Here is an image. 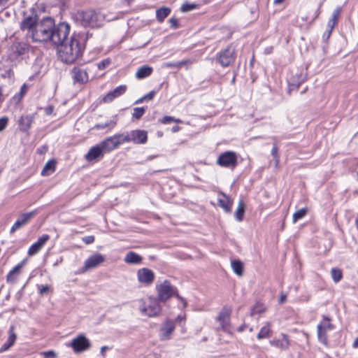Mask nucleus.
Returning a JSON list of instances; mask_svg holds the SVG:
<instances>
[{"mask_svg": "<svg viewBox=\"0 0 358 358\" xmlns=\"http://www.w3.org/2000/svg\"><path fill=\"white\" fill-rule=\"evenodd\" d=\"M37 24L36 18L34 17H27L21 22V29L23 30H28L31 35L33 34V29L34 26Z\"/></svg>", "mask_w": 358, "mask_h": 358, "instance_id": "nucleus-27", "label": "nucleus"}, {"mask_svg": "<svg viewBox=\"0 0 358 358\" xmlns=\"http://www.w3.org/2000/svg\"><path fill=\"white\" fill-rule=\"evenodd\" d=\"M237 155L232 151H227L221 154L217 158V163L220 166L234 169L237 165Z\"/></svg>", "mask_w": 358, "mask_h": 358, "instance_id": "nucleus-10", "label": "nucleus"}, {"mask_svg": "<svg viewBox=\"0 0 358 358\" xmlns=\"http://www.w3.org/2000/svg\"><path fill=\"white\" fill-rule=\"evenodd\" d=\"M271 345L279 348L282 350H286L289 346V340L288 336L285 334H281L278 338L270 341Z\"/></svg>", "mask_w": 358, "mask_h": 358, "instance_id": "nucleus-22", "label": "nucleus"}, {"mask_svg": "<svg viewBox=\"0 0 358 358\" xmlns=\"http://www.w3.org/2000/svg\"><path fill=\"white\" fill-rule=\"evenodd\" d=\"M38 293L41 295H45L52 291V288L48 285H38Z\"/></svg>", "mask_w": 358, "mask_h": 358, "instance_id": "nucleus-40", "label": "nucleus"}, {"mask_svg": "<svg viewBox=\"0 0 358 358\" xmlns=\"http://www.w3.org/2000/svg\"><path fill=\"white\" fill-rule=\"evenodd\" d=\"M331 275L335 282H338L343 278V273L341 269L333 268L331 270Z\"/></svg>", "mask_w": 358, "mask_h": 358, "instance_id": "nucleus-37", "label": "nucleus"}, {"mask_svg": "<svg viewBox=\"0 0 358 358\" xmlns=\"http://www.w3.org/2000/svg\"><path fill=\"white\" fill-rule=\"evenodd\" d=\"M158 299L166 301L174 294V288L168 280H164L157 286Z\"/></svg>", "mask_w": 358, "mask_h": 358, "instance_id": "nucleus-13", "label": "nucleus"}, {"mask_svg": "<svg viewBox=\"0 0 358 358\" xmlns=\"http://www.w3.org/2000/svg\"><path fill=\"white\" fill-rule=\"evenodd\" d=\"M265 308L262 304L257 303L251 310V315L260 314L264 312Z\"/></svg>", "mask_w": 358, "mask_h": 358, "instance_id": "nucleus-42", "label": "nucleus"}, {"mask_svg": "<svg viewBox=\"0 0 358 358\" xmlns=\"http://www.w3.org/2000/svg\"><path fill=\"white\" fill-rule=\"evenodd\" d=\"M285 0H274V3L275 4H280L281 3H282Z\"/></svg>", "mask_w": 358, "mask_h": 358, "instance_id": "nucleus-63", "label": "nucleus"}, {"mask_svg": "<svg viewBox=\"0 0 358 358\" xmlns=\"http://www.w3.org/2000/svg\"><path fill=\"white\" fill-rule=\"evenodd\" d=\"M143 101H145V99H143V96H142L141 98H140V99H138V100H136V101H135V103H136V104H138V103H142Z\"/></svg>", "mask_w": 358, "mask_h": 358, "instance_id": "nucleus-60", "label": "nucleus"}, {"mask_svg": "<svg viewBox=\"0 0 358 358\" xmlns=\"http://www.w3.org/2000/svg\"><path fill=\"white\" fill-rule=\"evenodd\" d=\"M342 12V8L338 6L337 7L332 13L331 18L329 20L327 27L328 29H334L336 25L337 24L339 16Z\"/></svg>", "mask_w": 358, "mask_h": 358, "instance_id": "nucleus-31", "label": "nucleus"}, {"mask_svg": "<svg viewBox=\"0 0 358 358\" xmlns=\"http://www.w3.org/2000/svg\"><path fill=\"white\" fill-rule=\"evenodd\" d=\"M145 113V108L143 107L134 108L132 116L135 119H140Z\"/></svg>", "mask_w": 358, "mask_h": 358, "instance_id": "nucleus-41", "label": "nucleus"}, {"mask_svg": "<svg viewBox=\"0 0 358 358\" xmlns=\"http://www.w3.org/2000/svg\"><path fill=\"white\" fill-rule=\"evenodd\" d=\"M9 0H0V6H4Z\"/></svg>", "mask_w": 358, "mask_h": 358, "instance_id": "nucleus-59", "label": "nucleus"}, {"mask_svg": "<svg viewBox=\"0 0 358 358\" xmlns=\"http://www.w3.org/2000/svg\"><path fill=\"white\" fill-rule=\"evenodd\" d=\"M62 261V259L60 258L59 260H57L54 266H57Z\"/></svg>", "mask_w": 358, "mask_h": 358, "instance_id": "nucleus-64", "label": "nucleus"}, {"mask_svg": "<svg viewBox=\"0 0 358 358\" xmlns=\"http://www.w3.org/2000/svg\"><path fill=\"white\" fill-rule=\"evenodd\" d=\"M54 29V20L50 17L43 19L34 26L31 38L36 42H45L51 40Z\"/></svg>", "mask_w": 358, "mask_h": 358, "instance_id": "nucleus-2", "label": "nucleus"}, {"mask_svg": "<svg viewBox=\"0 0 358 358\" xmlns=\"http://www.w3.org/2000/svg\"><path fill=\"white\" fill-rule=\"evenodd\" d=\"M175 322L167 320L164 322L159 329V336L161 341H168L171 339L175 329Z\"/></svg>", "mask_w": 358, "mask_h": 358, "instance_id": "nucleus-15", "label": "nucleus"}, {"mask_svg": "<svg viewBox=\"0 0 358 358\" xmlns=\"http://www.w3.org/2000/svg\"><path fill=\"white\" fill-rule=\"evenodd\" d=\"M70 32V25L66 22H61L57 26L54 24L51 41L55 45L62 46L67 41V37Z\"/></svg>", "mask_w": 358, "mask_h": 358, "instance_id": "nucleus-5", "label": "nucleus"}, {"mask_svg": "<svg viewBox=\"0 0 358 358\" xmlns=\"http://www.w3.org/2000/svg\"><path fill=\"white\" fill-rule=\"evenodd\" d=\"M85 37L83 34H73L69 41L59 50V57L66 64L73 63L80 57L85 49Z\"/></svg>", "mask_w": 358, "mask_h": 358, "instance_id": "nucleus-1", "label": "nucleus"}, {"mask_svg": "<svg viewBox=\"0 0 358 358\" xmlns=\"http://www.w3.org/2000/svg\"><path fill=\"white\" fill-rule=\"evenodd\" d=\"M127 89V86L126 85H121L115 88L113 91L108 92L103 98V101L105 103H110L115 99L120 96L124 94Z\"/></svg>", "mask_w": 358, "mask_h": 358, "instance_id": "nucleus-21", "label": "nucleus"}, {"mask_svg": "<svg viewBox=\"0 0 358 358\" xmlns=\"http://www.w3.org/2000/svg\"><path fill=\"white\" fill-rule=\"evenodd\" d=\"M155 94H156V92L152 90V91L150 92L149 93H148L147 94H145V96H143V99H145V100H151L153 99Z\"/></svg>", "mask_w": 358, "mask_h": 358, "instance_id": "nucleus-51", "label": "nucleus"}, {"mask_svg": "<svg viewBox=\"0 0 358 358\" xmlns=\"http://www.w3.org/2000/svg\"><path fill=\"white\" fill-rule=\"evenodd\" d=\"M218 204L225 212L231 213L232 201L224 194H221L218 198Z\"/></svg>", "mask_w": 358, "mask_h": 358, "instance_id": "nucleus-25", "label": "nucleus"}, {"mask_svg": "<svg viewBox=\"0 0 358 358\" xmlns=\"http://www.w3.org/2000/svg\"><path fill=\"white\" fill-rule=\"evenodd\" d=\"M110 63L111 60L109 58H107L99 62L97 64V67L100 70H104L110 64Z\"/></svg>", "mask_w": 358, "mask_h": 358, "instance_id": "nucleus-43", "label": "nucleus"}, {"mask_svg": "<svg viewBox=\"0 0 358 358\" xmlns=\"http://www.w3.org/2000/svg\"><path fill=\"white\" fill-rule=\"evenodd\" d=\"M71 75L74 83L84 84L88 81V75L87 72L78 67H74L72 69Z\"/></svg>", "mask_w": 358, "mask_h": 358, "instance_id": "nucleus-23", "label": "nucleus"}, {"mask_svg": "<svg viewBox=\"0 0 358 358\" xmlns=\"http://www.w3.org/2000/svg\"><path fill=\"white\" fill-rule=\"evenodd\" d=\"M333 29H328V28H327V31H326L324 32V34H323V36H322V37H323V39H324V40H327V39L330 37V36H331V33H332Z\"/></svg>", "mask_w": 358, "mask_h": 358, "instance_id": "nucleus-53", "label": "nucleus"}, {"mask_svg": "<svg viewBox=\"0 0 358 358\" xmlns=\"http://www.w3.org/2000/svg\"><path fill=\"white\" fill-rule=\"evenodd\" d=\"M36 210H32L20 215L12 226L10 232L13 234L15 231L25 226L36 215Z\"/></svg>", "mask_w": 358, "mask_h": 358, "instance_id": "nucleus-16", "label": "nucleus"}, {"mask_svg": "<svg viewBox=\"0 0 358 358\" xmlns=\"http://www.w3.org/2000/svg\"><path fill=\"white\" fill-rule=\"evenodd\" d=\"M129 143L145 144L148 141V132L142 129H134L128 132Z\"/></svg>", "mask_w": 358, "mask_h": 358, "instance_id": "nucleus-19", "label": "nucleus"}, {"mask_svg": "<svg viewBox=\"0 0 358 358\" xmlns=\"http://www.w3.org/2000/svg\"><path fill=\"white\" fill-rule=\"evenodd\" d=\"M152 73V68L151 66L147 65L141 66L138 69L136 77L138 79H143L150 76Z\"/></svg>", "mask_w": 358, "mask_h": 358, "instance_id": "nucleus-29", "label": "nucleus"}, {"mask_svg": "<svg viewBox=\"0 0 358 358\" xmlns=\"http://www.w3.org/2000/svg\"><path fill=\"white\" fill-rule=\"evenodd\" d=\"M117 124V122L115 120H110L107 121L105 123L97 124L95 125L94 128L97 129H102L105 128H108L109 130L113 129Z\"/></svg>", "mask_w": 358, "mask_h": 358, "instance_id": "nucleus-36", "label": "nucleus"}, {"mask_svg": "<svg viewBox=\"0 0 358 358\" xmlns=\"http://www.w3.org/2000/svg\"><path fill=\"white\" fill-rule=\"evenodd\" d=\"M137 279L139 283L148 286L154 281L155 273L149 268H143L137 271Z\"/></svg>", "mask_w": 358, "mask_h": 358, "instance_id": "nucleus-18", "label": "nucleus"}, {"mask_svg": "<svg viewBox=\"0 0 358 358\" xmlns=\"http://www.w3.org/2000/svg\"><path fill=\"white\" fill-rule=\"evenodd\" d=\"M126 143H129L128 132L117 134L103 140L104 146L107 150H110V152Z\"/></svg>", "mask_w": 358, "mask_h": 358, "instance_id": "nucleus-6", "label": "nucleus"}, {"mask_svg": "<svg viewBox=\"0 0 358 358\" xmlns=\"http://www.w3.org/2000/svg\"><path fill=\"white\" fill-rule=\"evenodd\" d=\"M49 238L50 236L48 234H43L41 237H39L37 241L29 247L28 250V255L29 256H33L37 254L45 245V244L49 240Z\"/></svg>", "mask_w": 358, "mask_h": 358, "instance_id": "nucleus-20", "label": "nucleus"}, {"mask_svg": "<svg viewBox=\"0 0 358 358\" xmlns=\"http://www.w3.org/2000/svg\"><path fill=\"white\" fill-rule=\"evenodd\" d=\"M335 328L334 325L331 323V319L328 317H323V320L318 324L317 327V337L320 342L327 345V334L329 331Z\"/></svg>", "mask_w": 358, "mask_h": 358, "instance_id": "nucleus-9", "label": "nucleus"}, {"mask_svg": "<svg viewBox=\"0 0 358 358\" xmlns=\"http://www.w3.org/2000/svg\"><path fill=\"white\" fill-rule=\"evenodd\" d=\"M352 346H353V348H358V338H357L354 341V342H353V343H352Z\"/></svg>", "mask_w": 358, "mask_h": 358, "instance_id": "nucleus-58", "label": "nucleus"}, {"mask_svg": "<svg viewBox=\"0 0 358 358\" xmlns=\"http://www.w3.org/2000/svg\"><path fill=\"white\" fill-rule=\"evenodd\" d=\"M191 64H192V62L190 60L186 59V60H182V61L176 62L175 65H176V68L180 69L184 65Z\"/></svg>", "mask_w": 358, "mask_h": 358, "instance_id": "nucleus-49", "label": "nucleus"}, {"mask_svg": "<svg viewBox=\"0 0 358 358\" xmlns=\"http://www.w3.org/2000/svg\"><path fill=\"white\" fill-rule=\"evenodd\" d=\"M271 322H266L260 329L259 333L257 334V338L259 340L267 338L271 336Z\"/></svg>", "mask_w": 358, "mask_h": 358, "instance_id": "nucleus-28", "label": "nucleus"}, {"mask_svg": "<svg viewBox=\"0 0 358 358\" xmlns=\"http://www.w3.org/2000/svg\"><path fill=\"white\" fill-rule=\"evenodd\" d=\"M231 265L233 271L236 275H238V276H241L243 275V265L241 261H239V260L231 261Z\"/></svg>", "mask_w": 358, "mask_h": 358, "instance_id": "nucleus-35", "label": "nucleus"}, {"mask_svg": "<svg viewBox=\"0 0 358 358\" xmlns=\"http://www.w3.org/2000/svg\"><path fill=\"white\" fill-rule=\"evenodd\" d=\"M56 162L54 159L49 160L44 166L42 171V176H49L55 171Z\"/></svg>", "mask_w": 358, "mask_h": 358, "instance_id": "nucleus-32", "label": "nucleus"}, {"mask_svg": "<svg viewBox=\"0 0 358 358\" xmlns=\"http://www.w3.org/2000/svg\"><path fill=\"white\" fill-rule=\"evenodd\" d=\"M287 294L282 292L280 295V298L278 299V303L280 304L284 303L287 300Z\"/></svg>", "mask_w": 358, "mask_h": 358, "instance_id": "nucleus-52", "label": "nucleus"}, {"mask_svg": "<svg viewBox=\"0 0 358 358\" xmlns=\"http://www.w3.org/2000/svg\"><path fill=\"white\" fill-rule=\"evenodd\" d=\"M272 48L270 47V48H267L266 50H265V52L268 54V53H271L272 52Z\"/></svg>", "mask_w": 358, "mask_h": 358, "instance_id": "nucleus-62", "label": "nucleus"}, {"mask_svg": "<svg viewBox=\"0 0 358 358\" xmlns=\"http://www.w3.org/2000/svg\"><path fill=\"white\" fill-rule=\"evenodd\" d=\"M179 127L178 126H175L172 128V131L173 132H177L178 130H179Z\"/></svg>", "mask_w": 358, "mask_h": 358, "instance_id": "nucleus-61", "label": "nucleus"}, {"mask_svg": "<svg viewBox=\"0 0 358 358\" xmlns=\"http://www.w3.org/2000/svg\"><path fill=\"white\" fill-rule=\"evenodd\" d=\"M17 336L14 332V327L12 326L9 329V336L6 343H5L0 348V352H5L13 346L16 341Z\"/></svg>", "mask_w": 358, "mask_h": 358, "instance_id": "nucleus-26", "label": "nucleus"}, {"mask_svg": "<svg viewBox=\"0 0 358 358\" xmlns=\"http://www.w3.org/2000/svg\"><path fill=\"white\" fill-rule=\"evenodd\" d=\"M41 355H42L44 357V358H56L57 357V355L53 350L42 352L41 353Z\"/></svg>", "mask_w": 358, "mask_h": 358, "instance_id": "nucleus-48", "label": "nucleus"}, {"mask_svg": "<svg viewBox=\"0 0 358 358\" xmlns=\"http://www.w3.org/2000/svg\"><path fill=\"white\" fill-rule=\"evenodd\" d=\"M185 320V317L182 315H178L176 319V322H179V323H182V322H184Z\"/></svg>", "mask_w": 358, "mask_h": 358, "instance_id": "nucleus-55", "label": "nucleus"}, {"mask_svg": "<svg viewBox=\"0 0 358 358\" xmlns=\"http://www.w3.org/2000/svg\"><path fill=\"white\" fill-rule=\"evenodd\" d=\"M278 148L277 145L275 144H274L273 146L272 150H271V154L275 160L276 166L279 163V157H278Z\"/></svg>", "mask_w": 358, "mask_h": 358, "instance_id": "nucleus-46", "label": "nucleus"}, {"mask_svg": "<svg viewBox=\"0 0 358 358\" xmlns=\"http://www.w3.org/2000/svg\"><path fill=\"white\" fill-rule=\"evenodd\" d=\"M22 263H20V264H18L17 266H15L8 273V276H7V279L8 280H10L12 275L18 273L20 268L22 267Z\"/></svg>", "mask_w": 358, "mask_h": 358, "instance_id": "nucleus-45", "label": "nucleus"}, {"mask_svg": "<svg viewBox=\"0 0 358 358\" xmlns=\"http://www.w3.org/2000/svg\"><path fill=\"white\" fill-rule=\"evenodd\" d=\"M8 123V118L7 117H2L0 118V131L6 129Z\"/></svg>", "mask_w": 358, "mask_h": 358, "instance_id": "nucleus-47", "label": "nucleus"}, {"mask_svg": "<svg viewBox=\"0 0 358 358\" xmlns=\"http://www.w3.org/2000/svg\"><path fill=\"white\" fill-rule=\"evenodd\" d=\"M138 302L139 310L143 315L155 317L161 311V306L156 299L150 297L146 300L140 299Z\"/></svg>", "mask_w": 358, "mask_h": 358, "instance_id": "nucleus-4", "label": "nucleus"}, {"mask_svg": "<svg viewBox=\"0 0 358 358\" xmlns=\"http://www.w3.org/2000/svg\"><path fill=\"white\" fill-rule=\"evenodd\" d=\"M34 117L31 115H22L18 121V127L22 132H27L29 130L33 122Z\"/></svg>", "mask_w": 358, "mask_h": 358, "instance_id": "nucleus-24", "label": "nucleus"}, {"mask_svg": "<svg viewBox=\"0 0 358 358\" xmlns=\"http://www.w3.org/2000/svg\"><path fill=\"white\" fill-rule=\"evenodd\" d=\"M142 257L134 252H129L124 257V262L129 264H138Z\"/></svg>", "mask_w": 358, "mask_h": 358, "instance_id": "nucleus-30", "label": "nucleus"}, {"mask_svg": "<svg viewBox=\"0 0 358 358\" xmlns=\"http://www.w3.org/2000/svg\"><path fill=\"white\" fill-rule=\"evenodd\" d=\"M108 349L107 346H102L101 348V353L103 356H105V351Z\"/></svg>", "mask_w": 358, "mask_h": 358, "instance_id": "nucleus-57", "label": "nucleus"}, {"mask_svg": "<svg viewBox=\"0 0 358 358\" xmlns=\"http://www.w3.org/2000/svg\"><path fill=\"white\" fill-rule=\"evenodd\" d=\"M175 64H176V63L167 62V63L164 64V66H166V67H176Z\"/></svg>", "mask_w": 358, "mask_h": 358, "instance_id": "nucleus-56", "label": "nucleus"}, {"mask_svg": "<svg viewBox=\"0 0 358 358\" xmlns=\"http://www.w3.org/2000/svg\"><path fill=\"white\" fill-rule=\"evenodd\" d=\"M70 346L72 348L74 352L80 353L90 348L91 343L85 336L80 334L71 341Z\"/></svg>", "mask_w": 358, "mask_h": 358, "instance_id": "nucleus-12", "label": "nucleus"}, {"mask_svg": "<svg viewBox=\"0 0 358 358\" xmlns=\"http://www.w3.org/2000/svg\"><path fill=\"white\" fill-rule=\"evenodd\" d=\"M77 18L84 27H100L102 25L103 15L94 10L80 11L77 13Z\"/></svg>", "mask_w": 358, "mask_h": 358, "instance_id": "nucleus-3", "label": "nucleus"}, {"mask_svg": "<svg viewBox=\"0 0 358 358\" xmlns=\"http://www.w3.org/2000/svg\"><path fill=\"white\" fill-rule=\"evenodd\" d=\"M171 122H177V123H180V122H182V121L179 119H176L174 118L173 117H171V116H165L164 117L162 122L163 124H169L171 123Z\"/></svg>", "mask_w": 358, "mask_h": 358, "instance_id": "nucleus-44", "label": "nucleus"}, {"mask_svg": "<svg viewBox=\"0 0 358 358\" xmlns=\"http://www.w3.org/2000/svg\"><path fill=\"white\" fill-rule=\"evenodd\" d=\"M197 8H198V5L196 3H190L188 2H185V3H182V5L181 6L180 10L182 12L186 13V12H189L190 10H192L194 9H196Z\"/></svg>", "mask_w": 358, "mask_h": 358, "instance_id": "nucleus-39", "label": "nucleus"}, {"mask_svg": "<svg viewBox=\"0 0 358 358\" xmlns=\"http://www.w3.org/2000/svg\"><path fill=\"white\" fill-rule=\"evenodd\" d=\"M245 213V203L243 201L241 200L238 202V205L236 210L235 211L234 216L238 222L243 220Z\"/></svg>", "mask_w": 358, "mask_h": 358, "instance_id": "nucleus-33", "label": "nucleus"}, {"mask_svg": "<svg viewBox=\"0 0 358 358\" xmlns=\"http://www.w3.org/2000/svg\"><path fill=\"white\" fill-rule=\"evenodd\" d=\"M27 87L25 84L22 85L20 89V96L22 98L27 92Z\"/></svg>", "mask_w": 358, "mask_h": 358, "instance_id": "nucleus-54", "label": "nucleus"}, {"mask_svg": "<svg viewBox=\"0 0 358 358\" xmlns=\"http://www.w3.org/2000/svg\"><path fill=\"white\" fill-rule=\"evenodd\" d=\"M30 45L24 42L14 43L10 48V57L11 59H17L26 52H29Z\"/></svg>", "mask_w": 358, "mask_h": 358, "instance_id": "nucleus-17", "label": "nucleus"}, {"mask_svg": "<svg viewBox=\"0 0 358 358\" xmlns=\"http://www.w3.org/2000/svg\"><path fill=\"white\" fill-rule=\"evenodd\" d=\"M104 146L103 141L92 147L85 155V159L88 162H97L103 157L104 153L110 152Z\"/></svg>", "mask_w": 358, "mask_h": 358, "instance_id": "nucleus-8", "label": "nucleus"}, {"mask_svg": "<svg viewBox=\"0 0 358 358\" xmlns=\"http://www.w3.org/2000/svg\"><path fill=\"white\" fill-rule=\"evenodd\" d=\"M170 8L167 7H162L156 11L157 19L162 22L170 14Z\"/></svg>", "mask_w": 358, "mask_h": 358, "instance_id": "nucleus-34", "label": "nucleus"}, {"mask_svg": "<svg viewBox=\"0 0 358 358\" xmlns=\"http://www.w3.org/2000/svg\"><path fill=\"white\" fill-rule=\"evenodd\" d=\"M217 61L222 67L229 66L236 58L235 49L232 46H228L224 50L217 55Z\"/></svg>", "mask_w": 358, "mask_h": 358, "instance_id": "nucleus-11", "label": "nucleus"}, {"mask_svg": "<svg viewBox=\"0 0 358 358\" xmlns=\"http://www.w3.org/2000/svg\"><path fill=\"white\" fill-rule=\"evenodd\" d=\"M232 309L229 306H224L219 315L216 317V321L218 323L217 330H220L224 332H229L231 330V314Z\"/></svg>", "mask_w": 358, "mask_h": 358, "instance_id": "nucleus-7", "label": "nucleus"}, {"mask_svg": "<svg viewBox=\"0 0 358 358\" xmlns=\"http://www.w3.org/2000/svg\"><path fill=\"white\" fill-rule=\"evenodd\" d=\"M83 241L86 244H91L94 241V236H87L83 238Z\"/></svg>", "mask_w": 358, "mask_h": 358, "instance_id": "nucleus-50", "label": "nucleus"}, {"mask_svg": "<svg viewBox=\"0 0 358 358\" xmlns=\"http://www.w3.org/2000/svg\"><path fill=\"white\" fill-rule=\"evenodd\" d=\"M106 260L105 257L101 254H95L88 257L84 263V266L80 268V273H83L87 271L94 269L99 266Z\"/></svg>", "mask_w": 358, "mask_h": 358, "instance_id": "nucleus-14", "label": "nucleus"}, {"mask_svg": "<svg viewBox=\"0 0 358 358\" xmlns=\"http://www.w3.org/2000/svg\"><path fill=\"white\" fill-rule=\"evenodd\" d=\"M307 213L306 208H301L296 212H295L293 215L292 221L294 223H296L299 220L303 218Z\"/></svg>", "mask_w": 358, "mask_h": 358, "instance_id": "nucleus-38", "label": "nucleus"}]
</instances>
